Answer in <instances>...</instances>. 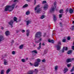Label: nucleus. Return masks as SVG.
Returning a JSON list of instances; mask_svg holds the SVG:
<instances>
[{
  "label": "nucleus",
  "instance_id": "obj_1",
  "mask_svg": "<svg viewBox=\"0 0 74 74\" xmlns=\"http://www.w3.org/2000/svg\"><path fill=\"white\" fill-rule=\"evenodd\" d=\"M16 4L14 3L12 5H7L5 7V11H8L9 12H11L14 9V8Z\"/></svg>",
  "mask_w": 74,
  "mask_h": 74
},
{
  "label": "nucleus",
  "instance_id": "obj_2",
  "mask_svg": "<svg viewBox=\"0 0 74 74\" xmlns=\"http://www.w3.org/2000/svg\"><path fill=\"white\" fill-rule=\"evenodd\" d=\"M40 7V5H39L36 6V7L35 8V11L38 14H39L41 12V10L39 8Z\"/></svg>",
  "mask_w": 74,
  "mask_h": 74
},
{
  "label": "nucleus",
  "instance_id": "obj_3",
  "mask_svg": "<svg viewBox=\"0 0 74 74\" xmlns=\"http://www.w3.org/2000/svg\"><path fill=\"white\" fill-rule=\"evenodd\" d=\"M41 36V33L40 32H37L35 35V37L40 38Z\"/></svg>",
  "mask_w": 74,
  "mask_h": 74
},
{
  "label": "nucleus",
  "instance_id": "obj_4",
  "mask_svg": "<svg viewBox=\"0 0 74 74\" xmlns=\"http://www.w3.org/2000/svg\"><path fill=\"white\" fill-rule=\"evenodd\" d=\"M61 45V42L59 41L58 43V45L56 47L57 48V50L58 51H59L60 50V48H61V47L60 46V45Z\"/></svg>",
  "mask_w": 74,
  "mask_h": 74
},
{
  "label": "nucleus",
  "instance_id": "obj_5",
  "mask_svg": "<svg viewBox=\"0 0 74 74\" xmlns=\"http://www.w3.org/2000/svg\"><path fill=\"white\" fill-rule=\"evenodd\" d=\"M56 2H55L54 3V4L53 5H52L51 7V11H53L55 10V8H56Z\"/></svg>",
  "mask_w": 74,
  "mask_h": 74
},
{
  "label": "nucleus",
  "instance_id": "obj_6",
  "mask_svg": "<svg viewBox=\"0 0 74 74\" xmlns=\"http://www.w3.org/2000/svg\"><path fill=\"white\" fill-rule=\"evenodd\" d=\"M4 40V38L3 36L0 35V42L3 41Z\"/></svg>",
  "mask_w": 74,
  "mask_h": 74
},
{
  "label": "nucleus",
  "instance_id": "obj_7",
  "mask_svg": "<svg viewBox=\"0 0 74 74\" xmlns=\"http://www.w3.org/2000/svg\"><path fill=\"white\" fill-rule=\"evenodd\" d=\"M74 60V58H69L66 61L67 62H71L72 61Z\"/></svg>",
  "mask_w": 74,
  "mask_h": 74
},
{
  "label": "nucleus",
  "instance_id": "obj_8",
  "mask_svg": "<svg viewBox=\"0 0 74 74\" xmlns=\"http://www.w3.org/2000/svg\"><path fill=\"white\" fill-rule=\"evenodd\" d=\"M3 64L4 65H8V61L7 60H5L3 61Z\"/></svg>",
  "mask_w": 74,
  "mask_h": 74
},
{
  "label": "nucleus",
  "instance_id": "obj_9",
  "mask_svg": "<svg viewBox=\"0 0 74 74\" xmlns=\"http://www.w3.org/2000/svg\"><path fill=\"white\" fill-rule=\"evenodd\" d=\"M48 5H45L43 6V10H46L48 9Z\"/></svg>",
  "mask_w": 74,
  "mask_h": 74
},
{
  "label": "nucleus",
  "instance_id": "obj_10",
  "mask_svg": "<svg viewBox=\"0 0 74 74\" xmlns=\"http://www.w3.org/2000/svg\"><path fill=\"white\" fill-rule=\"evenodd\" d=\"M68 49V48L67 47H64L63 49L62 50V52H64V51H67Z\"/></svg>",
  "mask_w": 74,
  "mask_h": 74
},
{
  "label": "nucleus",
  "instance_id": "obj_11",
  "mask_svg": "<svg viewBox=\"0 0 74 74\" xmlns=\"http://www.w3.org/2000/svg\"><path fill=\"white\" fill-rule=\"evenodd\" d=\"M13 23V21L12 20H11L10 22H9V25H10L11 26V27H13V26H12V24Z\"/></svg>",
  "mask_w": 74,
  "mask_h": 74
},
{
  "label": "nucleus",
  "instance_id": "obj_12",
  "mask_svg": "<svg viewBox=\"0 0 74 74\" xmlns=\"http://www.w3.org/2000/svg\"><path fill=\"white\" fill-rule=\"evenodd\" d=\"M39 63L37 62H36L34 63V66L35 67H38V65H39Z\"/></svg>",
  "mask_w": 74,
  "mask_h": 74
},
{
  "label": "nucleus",
  "instance_id": "obj_13",
  "mask_svg": "<svg viewBox=\"0 0 74 74\" xmlns=\"http://www.w3.org/2000/svg\"><path fill=\"white\" fill-rule=\"evenodd\" d=\"M32 22V21L30 20H28L26 21V25H29L30 23H31Z\"/></svg>",
  "mask_w": 74,
  "mask_h": 74
},
{
  "label": "nucleus",
  "instance_id": "obj_14",
  "mask_svg": "<svg viewBox=\"0 0 74 74\" xmlns=\"http://www.w3.org/2000/svg\"><path fill=\"white\" fill-rule=\"evenodd\" d=\"M69 12L70 14H72L74 12V11L71 8H70L69 10Z\"/></svg>",
  "mask_w": 74,
  "mask_h": 74
},
{
  "label": "nucleus",
  "instance_id": "obj_15",
  "mask_svg": "<svg viewBox=\"0 0 74 74\" xmlns=\"http://www.w3.org/2000/svg\"><path fill=\"white\" fill-rule=\"evenodd\" d=\"M5 34L6 36H8L10 34V32L8 31H6L5 32Z\"/></svg>",
  "mask_w": 74,
  "mask_h": 74
},
{
  "label": "nucleus",
  "instance_id": "obj_16",
  "mask_svg": "<svg viewBox=\"0 0 74 74\" xmlns=\"http://www.w3.org/2000/svg\"><path fill=\"white\" fill-rule=\"evenodd\" d=\"M68 70L67 68H64V73H66L68 71Z\"/></svg>",
  "mask_w": 74,
  "mask_h": 74
},
{
  "label": "nucleus",
  "instance_id": "obj_17",
  "mask_svg": "<svg viewBox=\"0 0 74 74\" xmlns=\"http://www.w3.org/2000/svg\"><path fill=\"white\" fill-rule=\"evenodd\" d=\"M27 36H29V33H30V31L29 30H27Z\"/></svg>",
  "mask_w": 74,
  "mask_h": 74
},
{
  "label": "nucleus",
  "instance_id": "obj_18",
  "mask_svg": "<svg viewBox=\"0 0 74 74\" xmlns=\"http://www.w3.org/2000/svg\"><path fill=\"white\" fill-rule=\"evenodd\" d=\"M41 40H42V38H40L38 41H36L35 42L36 43H38V42H40V41H41Z\"/></svg>",
  "mask_w": 74,
  "mask_h": 74
},
{
  "label": "nucleus",
  "instance_id": "obj_19",
  "mask_svg": "<svg viewBox=\"0 0 74 74\" xmlns=\"http://www.w3.org/2000/svg\"><path fill=\"white\" fill-rule=\"evenodd\" d=\"M48 41L49 42H51L52 43H53V42H54V40H51L49 39L48 40Z\"/></svg>",
  "mask_w": 74,
  "mask_h": 74
},
{
  "label": "nucleus",
  "instance_id": "obj_20",
  "mask_svg": "<svg viewBox=\"0 0 74 74\" xmlns=\"http://www.w3.org/2000/svg\"><path fill=\"white\" fill-rule=\"evenodd\" d=\"M23 45H21L19 47V49H23Z\"/></svg>",
  "mask_w": 74,
  "mask_h": 74
},
{
  "label": "nucleus",
  "instance_id": "obj_21",
  "mask_svg": "<svg viewBox=\"0 0 74 74\" xmlns=\"http://www.w3.org/2000/svg\"><path fill=\"white\" fill-rule=\"evenodd\" d=\"M36 62H37V63H40V62H41V60H40V59L39 58H38L37 59H36Z\"/></svg>",
  "mask_w": 74,
  "mask_h": 74
},
{
  "label": "nucleus",
  "instance_id": "obj_22",
  "mask_svg": "<svg viewBox=\"0 0 74 74\" xmlns=\"http://www.w3.org/2000/svg\"><path fill=\"white\" fill-rule=\"evenodd\" d=\"M13 19L14 21H16V23L18 22L16 21H17V18H16V17H14L13 18Z\"/></svg>",
  "mask_w": 74,
  "mask_h": 74
},
{
  "label": "nucleus",
  "instance_id": "obj_23",
  "mask_svg": "<svg viewBox=\"0 0 74 74\" xmlns=\"http://www.w3.org/2000/svg\"><path fill=\"white\" fill-rule=\"evenodd\" d=\"M10 71H11V69H8L6 72V74H8Z\"/></svg>",
  "mask_w": 74,
  "mask_h": 74
},
{
  "label": "nucleus",
  "instance_id": "obj_24",
  "mask_svg": "<svg viewBox=\"0 0 74 74\" xmlns=\"http://www.w3.org/2000/svg\"><path fill=\"white\" fill-rule=\"evenodd\" d=\"M71 52H72V50H70L68 52L67 54L69 55L71 53Z\"/></svg>",
  "mask_w": 74,
  "mask_h": 74
},
{
  "label": "nucleus",
  "instance_id": "obj_25",
  "mask_svg": "<svg viewBox=\"0 0 74 74\" xmlns=\"http://www.w3.org/2000/svg\"><path fill=\"white\" fill-rule=\"evenodd\" d=\"M58 67H59V66H58L57 65L55 67V70H58Z\"/></svg>",
  "mask_w": 74,
  "mask_h": 74
},
{
  "label": "nucleus",
  "instance_id": "obj_26",
  "mask_svg": "<svg viewBox=\"0 0 74 74\" xmlns=\"http://www.w3.org/2000/svg\"><path fill=\"white\" fill-rule=\"evenodd\" d=\"M27 6H28V5L27 4H25V5L23 6V8H26V7H27Z\"/></svg>",
  "mask_w": 74,
  "mask_h": 74
},
{
  "label": "nucleus",
  "instance_id": "obj_27",
  "mask_svg": "<svg viewBox=\"0 0 74 74\" xmlns=\"http://www.w3.org/2000/svg\"><path fill=\"white\" fill-rule=\"evenodd\" d=\"M4 70H2L1 72V74H4Z\"/></svg>",
  "mask_w": 74,
  "mask_h": 74
},
{
  "label": "nucleus",
  "instance_id": "obj_28",
  "mask_svg": "<svg viewBox=\"0 0 74 74\" xmlns=\"http://www.w3.org/2000/svg\"><path fill=\"white\" fill-rule=\"evenodd\" d=\"M53 17H54V21H55L56 20V16L55 15H54Z\"/></svg>",
  "mask_w": 74,
  "mask_h": 74
},
{
  "label": "nucleus",
  "instance_id": "obj_29",
  "mask_svg": "<svg viewBox=\"0 0 74 74\" xmlns=\"http://www.w3.org/2000/svg\"><path fill=\"white\" fill-rule=\"evenodd\" d=\"M21 61L22 62H23V63H24L25 62H26V60H25V59H21Z\"/></svg>",
  "mask_w": 74,
  "mask_h": 74
},
{
  "label": "nucleus",
  "instance_id": "obj_30",
  "mask_svg": "<svg viewBox=\"0 0 74 74\" xmlns=\"http://www.w3.org/2000/svg\"><path fill=\"white\" fill-rule=\"evenodd\" d=\"M32 52H34V53H37V51L36 50L33 51H32Z\"/></svg>",
  "mask_w": 74,
  "mask_h": 74
},
{
  "label": "nucleus",
  "instance_id": "obj_31",
  "mask_svg": "<svg viewBox=\"0 0 74 74\" xmlns=\"http://www.w3.org/2000/svg\"><path fill=\"white\" fill-rule=\"evenodd\" d=\"M71 64H67V66L68 67H71Z\"/></svg>",
  "mask_w": 74,
  "mask_h": 74
},
{
  "label": "nucleus",
  "instance_id": "obj_32",
  "mask_svg": "<svg viewBox=\"0 0 74 74\" xmlns=\"http://www.w3.org/2000/svg\"><path fill=\"white\" fill-rule=\"evenodd\" d=\"M29 14H30V12H29V11H28L26 12V14L27 15H29Z\"/></svg>",
  "mask_w": 74,
  "mask_h": 74
},
{
  "label": "nucleus",
  "instance_id": "obj_33",
  "mask_svg": "<svg viewBox=\"0 0 74 74\" xmlns=\"http://www.w3.org/2000/svg\"><path fill=\"white\" fill-rule=\"evenodd\" d=\"M44 17H45V16L44 15H42L41 16L40 18L41 19H43V18H44Z\"/></svg>",
  "mask_w": 74,
  "mask_h": 74
},
{
  "label": "nucleus",
  "instance_id": "obj_34",
  "mask_svg": "<svg viewBox=\"0 0 74 74\" xmlns=\"http://www.w3.org/2000/svg\"><path fill=\"white\" fill-rule=\"evenodd\" d=\"M16 53V52H15V51H13L12 52V55H15Z\"/></svg>",
  "mask_w": 74,
  "mask_h": 74
},
{
  "label": "nucleus",
  "instance_id": "obj_35",
  "mask_svg": "<svg viewBox=\"0 0 74 74\" xmlns=\"http://www.w3.org/2000/svg\"><path fill=\"white\" fill-rule=\"evenodd\" d=\"M60 13H63V10L62 9L60 11Z\"/></svg>",
  "mask_w": 74,
  "mask_h": 74
},
{
  "label": "nucleus",
  "instance_id": "obj_36",
  "mask_svg": "<svg viewBox=\"0 0 74 74\" xmlns=\"http://www.w3.org/2000/svg\"><path fill=\"white\" fill-rule=\"evenodd\" d=\"M18 1V0H13L12 2H16Z\"/></svg>",
  "mask_w": 74,
  "mask_h": 74
},
{
  "label": "nucleus",
  "instance_id": "obj_37",
  "mask_svg": "<svg viewBox=\"0 0 74 74\" xmlns=\"http://www.w3.org/2000/svg\"><path fill=\"white\" fill-rule=\"evenodd\" d=\"M35 72L36 73V74H37V73H38V70L37 69H35Z\"/></svg>",
  "mask_w": 74,
  "mask_h": 74
},
{
  "label": "nucleus",
  "instance_id": "obj_38",
  "mask_svg": "<svg viewBox=\"0 0 74 74\" xmlns=\"http://www.w3.org/2000/svg\"><path fill=\"white\" fill-rule=\"evenodd\" d=\"M71 30H74V25L72 27V28H71Z\"/></svg>",
  "mask_w": 74,
  "mask_h": 74
},
{
  "label": "nucleus",
  "instance_id": "obj_39",
  "mask_svg": "<svg viewBox=\"0 0 74 74\" xmlns=\"http://www.w3.org/2000/svg\"><path fill=\"white\" fill-rule=\"evenodd\" d=\"M66 39H63L62 40V42H66Z\"/></svg>",
  "mask_w": 74,
  "mask_h": 74
},
{
  "label": "nucleus",
  "instance_id": "obj_40",
  "mask_svg": "<svg viewBox=\"0 0 74 74\" xmlns=\"http://www.w3.org/2000/svg\"><path fill=\"white\" fill-rule=\"evenodd\" d=\"M67 39L68 40H70V37L68 36Z\"/></svg>",
  "mask_w": 74,
  "mask_h": 74
},
{
  "label": "nucleus",
  "instance_id": "obj_41",
  "mask_svg": "<svg viewBox=\"0 0 74 74\" xmlns=\"http://www.w3.org/2000/svg\"><path fill=\"white\" fill-rule=\"evenodd\" d=\"M33 74V72L32 71H30V72H29L28 73V74Z\"/></svg>",
  "mask_w": 74,
  "mask_h": 74
},
{
  "label": "nucleus",
  "instance_id": "obj_42",
  "mask_svg": "<svg viewBox=\"0 0 74 74\" xmlns=\"http://www.w3.org/2000/svg\"><path fill=\"white\" fill-rule=\"evenodd\" d=\"M45 3H46V1H43L42 3V4H45Z\"/></svg>",
  "mask_w": 74,
  "mask_h": 74
},
{
  "label": "nucleus",
  "instance_id": "obj_43",
  "mask_svg": "<svg viewBox=\"0 0 74 74\" xmlns=\"http://www.w3.org/2000/svg\"><path fill=\"white\" fill-rule=\"evenodd\" d=\"M42 62H45V59H44L42 60Z\"/></svg>",
  "mask_w": 74,
  "mask_h": 74
},
{
  "label": "nucleus",
  "instance_id": "obj_44",
  "mask_svg": "<svg viewBox=\"0 0 74 74\" xmlns=\"http://www.w3.org/2000/svg\"><path fill=\"white\" fill-rule=\"evenodd\" d=\"M59 17L60 18H61V17H62V14H60L59 15Z\"/></svg>",
  "mask_w": 74,
  "mask_h": 74
},
{
  "label": "nucleus",
  "instance_id": "obj_45",
  "mask_svg": "<svg viewBox=\"0 0 74 74\" xmlns=\"http://www.w3.org/2000/svg\"><path fill=\"white\" fill-rule=\"evenodd\" d=\"M48 52V51H45L44 53L45 54H46V53H47Z\"/></svg>",
  "mask_w": 74,
  "mask_h": 74
},
{
  "label": "nucleus",
  "instance_id": "obj_46",
  "mask_svg": "<svg viewBox=\"0 0 74 74\" xmlns=\"http://www.w3.org/2000/svg\"><path fill=\"white\" fill-rule=\"evenodd\" d=\"M72 49H74V46H72Z\"/></svg>",
  "mask_w": 74,
  "mask_h": 74
},
{
  "label": "nucleus",
  "instance_id": "obj_47",
  "mask_svg": "<svg viewBox=\"0 0 74 74\" xmlns=\"http://www.w3.org/2000/svg\"><path fill=\"white\" fill-rule=\"evenodd\" d=\"M22 32L23 33H25V30H23L22 31Z\"/></svg>",
  "mask_w": 74,
  "mask_h": 74
},
{
  "label": "nucleus",
  "instance_id": "obj_48",
  "mask_svg": "<svg viewBox=\"0 0 74 74\" xmlns=\"http://www.w3.org/2000/svg\"><path fill=\"white\" fill-rule=\"evenodd\" d=\"M40 48H41V46H39V47L38 48V49H40Z\"/></svg>",
  "mask_w": 74,
  "mask_h": 74
},
{
  "label": "nucleus",
  "instance_id": "obj_49",
  "mask_svg": "<svg viewBox=\"0 0 74 74\" xmlns=\"http://www.w3.org/2000/svg\"><path fill=\"white\" fill-rule=\"evenodd\" d=\"M34 2H35V3H34L35 4L36 3V0H34Z\"/></svg>",
  "mask_w": 74,
  "mask_h": 74
},
{
  "label": "nucleus",
  "instance_id": "obj_50",
  "mask_svg": "<svg viewBox=\"0 0 74 74\" xmlns=\"http://www.w3.org/2000/svg\"><path fill=\"white\" fill-rule=\"evenodd\" d=\"M41 43L40 42L39 43V46H40V47H41Z\"/></svg>",
  "mask_w": 74,
  "mask_h": 74
},
{
  "label": "nucleus",
  "instance_id": "obj_51",
  "mask_svg": "<svg viewBox=\"0 0 74 74\" xmlns=\"http://www.w3.org/2000/svg\"><path fill=\"white\" fill-rule=\"evenodd\" d=\"M14 42V40H12L11 42V43H13Z\"/></svg>",
  "mask_w": 74,
  "mask_h": 74
},
{
  "label": "nucleus",
  "instance_id": "obj_52",
  "mask_svg": "<svg viewBox=\"0 0 74 74\" xmlns=\"http://www.w3.org/2000/svg\"><path fill=\"white\" fill-rule=\"evenodd\" d=\"M30 64L31 65V66H32V63H30Z\"/></svg>",
  "mask_w": 74,
  "mask_h": 74
},
{
  "label": "nucleus",
  "instance_id": "obj_53",
  "mask_svg": "<svg viewBox=\"0 0 74 74\" xmlns=\"http://www.w3.org/2000/svg\"><path fill=\"white\" fill-rule=\"evenodd\" d=\"M66 12H68V9H66Z\"/></svg>",
  "mask_w": 74,
  "mask_h": 74
},
{
  "label": "nucleus",
  "instance_id": "obj_54",
  "mask_svg": "<svg viewBox=\"0 0 74 74\" xmlns=\"http://www.w3.org/2000/svg\"><path fill=\"white\" fill-rule=\"evenodd\" d=\"M42 45H45V44H44V43H43L42 44Z\"/></svg>",
  "mask_w": 74,
  "mask_h": 74
},
{
  "label": "nucleus",
  "instance_id": "obj_55",
  "mask_svg": "<svg viewBox=\"0 0 74 74\" xmlns=\"http://www.w3.org/2000/svg\"><path fill=\"white\" fill-rule=\"evenodd\" d=\"M26 60H27L28 59V58H27L26 59Z\"/></svg>",
  "mask_w": 74,
  "mask_h": 74
},
{
  "label": "nucleus",
  "instance_id": "obj_56",
  "mask_svg": "<svg viewBox=\"0 0 74 74\" xmlns=\"http://www.w3.org/2000/svg\"><path fill=\"white\" fill-rule=\"evenodd\" d=\"M73 23L74 24V21H73Z\"/></svg>",
  "mask_w": 74,
  "mask_h": 74
},
{
  "label": "nucleus",
  "instance_id": "obj_57",
  "mask_svg": "<svg viewBox=\"0 0 74 74\" xmlns=\"http://www.w3.org/2000/svg\"><path fill=\"white\" fill-rule=\"evenodd\" d=\"M1 29H4V28L2 27L1 28Z\"/></svg>",
  "mask_w": 74,
  "mask_h": 74
},
{
  "label": "nucleus",
  "instance_id": "obj_58",
  "mask_svg": "<svg viewBox=\"0 0 74 74\" xmlns=\"http://www.w3.org/2000/svg\"><path fill=\"white\" fill-rule=\"evenodd\" d=\"M29 0H27V1H29Z\"/></svg>",
  "mask_w": 74,
  "mask_h": 74
},
{
  "label": "nucleus",
  "instance_id": "obj_59",
  "mask_svg": "<svg viewBox=\"0 0 74 74\" xmlns=\"http://www.w3.org/2000/svg\"><path fill=\"white\" fill-rule=\"evenodd\" d=\"M71 74H74L73 73H72Z\"/></svg>",
  "mask_w": 74,
  "mask_h": 74
}]
</instances>
